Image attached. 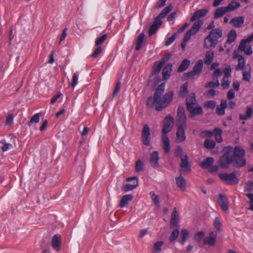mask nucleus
Here are the masks:
<instances>
[{"label": "nucleus", "instance_id": "b1692460", "mask_svg": "<svg viewBox=\"0 0 253 253\" xmlns=\"http://www.w3.org/2000/svg\"><path fill=\"white\" fill-rule=\"evenodd\" d=\"M244 22V18L243 16L235 17L232 18L230 23L235 28H240Z\"/></svg>", "mask_w": 253, "mask_h": 253}, {"label": "nucleus", "instance_id": "5fc2aeb1", "mask_svg": "<svg viewBox=\"0 0 253 253\" xmlns=\"http://www.w3.org/2000/svg\"><path fill=\"white\" fill-rule=\"evenodd\" d=\"M171 54L170 53H168L164 55L161 58V59L158 61L160 62L161 63H162L164 65L165 63H166L169 60V59L171 57Z\"/></svg>", "mask_w": 253, "mask_h": 253}, {"label": "nucleus", "instance_id": "3c124183", "mask_svg": "<svg viewBox=\"0 0 253 253\" xmlns=\"http://www.w3.org/2000/svg\"><path fill=\"white\" fill-rule=\"evenodd\" d=\"M135 171L137 172H140L143 170V164L141 160H138L135 163Z\"/></svg>", "mask_w": 253, "mask_h": 253}, {"label": "nucleus", "instance_id": "0eeeda50", "mask_svg": "<svg viewBox=\"0 0 253 253\" xmlns=\"http://www.w3.org/2000/svg\"><path fill=\"white\" fill-rule=\"evenodd\" d=\"M203 24V23L201 20H198L195 22L191 29L187 31L185 34L183 38V42H187L188 41L192 35H195L199 31Z\"/></svg>", "mask_w": 253, "mask_h": 253}, {"label": "nucleus", "instance_id": "bb28decb", "mask_svg": "<svg viewBox=\"0 0 253 253\" xmlns=\"http://www.w3.org/2000/svg\"><path fill=\"white\" fill-rule=\"evenodd\" d=\"M206 15V9H200L195 11L193 16L191 17L190 21L192 22L198 20Z\"/></svg>", "mask_w": 253, "mask_h": 253}, {"label": "nucleus", "instance_id": "09e8293b", "mask_svg": "<svg viewBox=\"0 0 253 253\" xmlns=\"http://www.w3.org/2000/svg\"><path fill=\"white\" fill-rule=\"evenodd\" d=\"M179 235V231L177 228L173 230L172 231L170 237H169V241L170 242H173L178 237Z\"/></svg>", "mask_w": 253, "mask_h": 253}, {"label": "nucleus", "instance_id": "8fccbe9b", "mask_svg": "<svg viewBox=\"0 0 253 253\" xmlns=\"http://www.w3.org/2000/svg\"><path fill=\"white\" fill-rule=\"evenodd\" d=\"M0 143L3 144V146L1 147V150L3 152L7 151L13 148L12 145L9 143H6L5 140L0 141Z\"/></svg>", "mask_w": 253, "mask_h": 253}, {"label": "nucleus", "instance_id": "c85d7f7f", "mask_svg": "<svg viewBox=\"0 0 253 253\" xmlns=\"http://www.w3.org/2000/svg\"><path fill=\"white\" fill-rule=\"evenodd\" d=\"M227 106V101L222 100L221 101L219 106L217 107L216 108V113L218 115H223L225 113V109Z\"/></svg>", "mask_w": 253, "mask_h": 253}, {"label": "nucleus", "instance_id": "473e14b6", "mask_svg": "<svg viewBox=\"0 0 253 253\" xmlns=\"http://www.w3.org/2000/svg\"><path fill=\"white\" fill-rule=\"evenodd\" d=\"M243 80L247 82L250 81L251 78V68L250 66L246 68V70H244L242 73Z\"/></svg>", "mask_w": 253, "mask_h": 253}, {"label": "nucleus", "instance_id": "c03bdc74", "mask_svg": "<svg viewBox=\"0 0 253 253\" xmlns=\"http://www.w3.org/2000/svg\"><path fill=\"white\" fill-rule=\"evenodd\" d=\"M164 244V242L162 241L157 242L154 245L152 249L153 253H158L161 251L162 247Z\"/></svg>", "mask_w": 253, "mask_h": 253}, {"label": "nucleus", "instance_id": "ddd939ff", "mask_svg": "<svg viewBox=\"0 0 253 253\" xmlns=\"http://www.w3.org/2000/svg\"><path fill=\"white\" fill-rule=\"evenodd\" d=\"M178 128L176 134V141L181 142L184 141L186 139L185 129L187 125H178Z\"/></svg>", "mask_w": 253, "mask_h": 253}, {"label": "nucleus", "instance_id": "a18cd8bd", "mask_svg": "<svg viewBox=\"0 0 253 253\" xmlns=\"http://www.w3.org/2000/svg\"><path fill=\"white\" fill-rule=\"evenodd\" d=\"M253 41V34L249 36L247 39L242 40L239 44V49H243V47L247 42H250Z\"/></svg>", "mask_w": 253, "mask_h": 253}, {"label": "nucleus", "instance_id": "79ce46f5", "mask_svg": "<svg viewBox=\"0 0 253 253\" xmlns=\"http://www.w3.org/2000/svg\"><path fill=\"white\" fill-rule=\"evenodd\" d=\"M240 6V4L236 1H232L229 3L226 7H225L227 12L231 11L237 8Z\"/></svg>", "mask_w": 253, "mask_h": 253}, {"label": "nucleus", "instance_id": "6e6552de", "mask_svg": "<svg viewBox=\"0 0 253 253\" xmlns=\"http://www.w3.org/2000/svg\"><path fill=\"white\" fill-rule=\"evenodd\" d=\"M219 176L222 180L227 184H236L238 183V179L234 173H222Z\"/></svg>", "mask_w": 253, "mask_h": 253}, {"label": "nucleus", "instance_id": "a211bd4d", "mask_svg": "<svg viewBox=\"0 0 253 253\" xmlns=\"http://www.w3.org/2000/svg\"><path fill=\"white\" fill-rule=\"evenodd\" d=\"M132 180H134L135 181L133 184H126L124 186L123 190L125 192L131 191L134 189L138 186V181L137 178L136 177H129L127 178L126 179L127 181H130Z\"/></svg>", "mask_w": 253, "mask_h": 253}, {"label": "nucleus", "instance_id": "c9c22d12", "mask_svg": "<svg viewBox=\"0 0 253 253\" xmlns=\"http://www.w3.org/2000/svg\"><path fill=\"white\" fill-rule=\"evenodd\" d=\"M188 92V83H185L181 86L178 95L180 97L184 98L187 95Z\"/></svg>", "mask_w": 253, "mask_h": 253}, {"label": "nucleus", "instance_id": "cd10ccee", "mask_svg": "<svg viewBox=\"0 0 253 253\" xmlns=\"http://www.w3.org/2000/svg\"><path fill=\"white\" fill-rule=\"evenodd\" d=\"M172 6L170 4L164 8L160 13L156 17L158 20L165 18L167 14L172 10Z\"/></svg>", "mask_w": 253, "mask_h": 253}, {"label": "nucleus", "instance_id": "338daca9", "mask_svg": "<svg viewBox=\"0 0 253 253\" xmlns=\"http://www.w3.org/2000/svg\"><path fill=\"white\" fill-rule=\"evenodd\" d=\"M197 75L192 70L185 74V77L186 79H193L195 76Z\"/></svg>", "mask_w": 253, "mask_h": 253}, {"label": "nucleus", "instance_id": "4c0bfd02", "mask_svg": "<svg viewBox=\"0 0 253 253\" xmlns=\"http://www.w3.org/2000/svg\"><path fill=\"white\" fill-rule=\"evenodd\" d=\"M246 61L243 56H240L238 61V64L235 67L236 70H244L245 69Z\"/></svg>", "mask_w": 253, "mask_h": 253}, {"label": "nucleus", "instance_id": "7ed1b4c3", "mask_svg": "<svg viewBox=\"0 0 253 253\" xmlns=\"http://www.w3.org/2000/svg\"><path fill=\"white\" fill-rule=\"evenodd\" d=\"M233 148L228 146L224 148V154L220 158L219 160V166L223 168H228L229 164L233 163L234 160L232 156Z\"/></svg>", "mask_w": 253, "mask_h": 253}, {"label": "nucleus", "instance_id": "39448f33", "mask_svg": "<svg viewBox=\"0 0 253 253\" xmlns=\"http://www.w3.org/2000/svg\"><path fill=\"white\" fill-rule=\"evenodd\" d=\"M214 57L213 51H209L207 52V65H210L209 67V70H214L212 76L215 78L219 77L222 74L221 70L218 68L219 64L217 62H214L211 64Z\"/></svg>", "mask_w": 253, "mask_h": 253}, {"label": "nucleus", "instance_id": "dca6fc26", "mask_svg": "<svg viewBox=\"0 0 253 253\" xmlns=\"http://www.w3.org/2000/svg\"><path fill=\"white\" fill-rule=\"evenodd\" d=\"M162 23L161 20H158L155 18L154 22L150 26L149 30V36H151L155 34L158 29L161 27Z\"/></svg>", "mask_w": 253, "mask_h": 253}, {"label": "nucleus", "instance_id": "4d7b16f0", "mask_svg": "<svg viewBox=\"0 0 253 253\" xmlns=\"http://www.w3.org/2000/svg\"><path fill=\"white\" fill-rule=\"evenodd\" d=\"M174 154H175V156L178 157L180 158H181V157H183V156L185 155V154H183L182 149L181 147L180 146H177V147L175 149Z\"/></svg>", "mask_w": 253, "mask_h": 253}, {"label": "nucleus", "instance_id": "37998d69", "mask_svg": "<svg viewBox=\"0 0 253 253\" xmlns=\"http://www.w3.org/2000/svg\"><path fill=\"white\" fill-rule=\"evenodd\" d=\"M163 65L159 61L156 62L153 66L152 74L154 75L158 74L160 73Z\"/></svg>", "mask_w": 253, "mask_h": 253}, {"label": "nucleus", "instance_id": "a878e982", "mask_svg": "<svg viewBox=\"0 0 253 253\" xmlns=\"http://www.w3.org/2000/svg\"><path fill=\"white\" fill-rule=\"evenodd\" d=\"M197 103L196 98H195V94L194 93H191L189 95L186 99V104L187 106V109H191V105H195Z\"/></svg>", "mask_w": 253, "mask_h": 253}, {"label": "nucleus", "instance_id": "412c9836", "mask_svg": "<svg viewBox=\"0 0 253 253\" xmlns=\"http://www.w3.org/2000/svg\"><path fill=\"white\" fill-rule=\"evenodd\" d=\"M218 232L211 231L207 237V245L213 246L216 243V239Z\"/></svg>", "mask_w": 253, "mask_h": 253}, {"label": "nucleus", "instance_id": "72a5a7b5", "mask_svg": "<svg viewBox=\"0 0 253 253\" xmlns=\"http://www.w3.org/2000/svg\"><path fill=\"white\" fill-rule=\"evenodd\" d=\"M177 186L182 190H184L186 187V181L181 175L176 178Z\"/></svg>", "mask_w": 253, "mask_h": 253}, {"label": "nucleus", "instance_id": "9b49d317", "mask_svg": "<svg viewBox=\"0 0 253 253\" xmlns=\"http://www.w3.org/2000/svg\"><path fill=\"white\" fill-rule=\"evenodd\" d=\"M180 170L183 173H189L191 171V167L189 163V157L187 154L180 158Z\"/></svg>", "mask_w": 253, "mask_h": 253}, {"label": "nucleus", "instance_id": "58836bf2", "mask_svg": "<svg viewBox=\"0 0 253 253\" xmlns=\"http://www.w3.org/2000/svg\"><path fill=\"white\" fill-rule=\"evenodd\" d=\"M238 51L240 52H244V53L246 55H250L252 54L253 51L251 47V44L249 43H245V46L243 47V49L241 50L239 49V46H238Z\"/></svg>", "mask_w": 253, "mask_h": 253}, {"label": "nucleus", "instance_id": "69168bd1", "mask_svg": "<svg viewBox=\"0 0 253 253\" xmlns=\"http://www.w3.org/2000/svg\"><path fill=\"white\" fill-rule=\"evenodd\" d=\"M13 116L12 114H9L6 119L5 125H11L13 124Z\"/></svg>", "mask_w": 253, "mask_h": 253}, {"label": "nucleus", "instance_id": "2f4dec72", "mask_svg": "<svg viewBox=\"0 0 253 253\" xmlns=\"http://www.w3.org/2000/svg\"><path fill=\"white\" fill-rule=\"evenodd\" d=\"M190 61L188 59H184L177 69V72H182L185 71L189 66Z\"/></svg>", "mask_w": 253, "mask_h": 253}, {"label": "nucleus", "instance_id": "2eb2a0df", "mask_svg": "<svg viewBox=\"0 0 253 253\" xmlns=\"http://www.w3.org/2000/svg\"><path fill=\"white\" fill-rule=\"evenodd\" d=\"M61 238L59 234H55L51 240V246L54 250L59 251L61 249Z\"/></svg>", "mask_w": 253, "mask_h": 253}, {"label": "nucleus", "instance_id": "20e7f679", "mask_svg": "<svg viewBox=\"0 0 253 253\" xmlns=\"http://www.w3.org/2000/svg\"><path fill=\"white\" fill-rule=\"evenodd\" d=\"M234 165L238 168L242 167L246 165V160L244 158L245 151L241 146H237L234 148Z\"/></svg>", "mask_w": 253, "mask_h": 253}, {"label": "nucleus", "instance_id": "f8f14e48", "mask_svg": "<svg viewBox=\"0 0 253 253\" xmlns=\"http://www.w3.org/2000/svg\"><path fill=\"white\" fill-rule=\"evenodd\" d=\"M176 121L178 125H187L185 110L181 106H179L177 108Z\"/></svg>", "mask_w": 253, "mask_h": 253}, {"label": "nucleus", "instance_id": "13d9d810", "mask_svg": "<svg viewBox=\"0 0 253 253\" xmlns=\"http://www.w3.org/2000/svg\"><path fill=\"white\" fill-rule=\"evenodd\" d=\"M177 36V33H174L171 37L168 38L166 41L165 45L166 46H169L176 39Z\"/></svg>", "mask_w": 253, "mask_h": 253}, {"label": "nucleus", "instance_id": "f704fd0d", "mask_svg": "<svg viewBox=\"0 0 253 253\" xmlns=\"http://www.w3.org/2000/svg\"><path fill=\"white\" fill-rule=\"evenodd\" d=\"M144 38L145 34L143 33L140 34L137 37L135 46V49L136 50L138 51L141 49L143 42L144 41Z\"/></svg>", "mask_w": 253, "mask_h": 253}, {"label": "nucleus", "instance_id": "ea45409f", "mask_svg": "<svg viewBox=\"0 0 253 253\" xmlns=\"http://www.w3.org/2000/svg\"><path fill=\"white\" fill-rule=\"evenodd\" d=\"M237 33L235 30H232L228 35V38L226 42L228 43L233 42L236 39Z\"/></svg>", "mask_w": 253, "mask_h": 253}, {"label": "nucleus", "instance_id": "f3484780", "mask_svg": "<svg viewBox=\"0 0 253 253\" xmlns=\"http://www.w3.org/2000/svg\"><path fill=\"white\" fill-rule=\"evenodd\" d=\"M218 203L222 210L224 212H228L229 210V202L226 197L222 195H220L218 198Z\"/></svg>", "mask_w": 253, "mask_h": 253}, {"label": "nucleus", "instance_id": "e433bc0d", "mask_svg": "<svg viewBox=\"0 0 253 253\" xmlns=\"http://www.w3.org/2000/svg\"><path fill=\"white\" fill-rule=\"evenodd\" d=\"M189 237V232L186 229H182L180 232V239L178 242L181 245H184Z\"/></svg>", "mask_w": 253, "mask_h": 253}, {"label": "nucleus", "instance_id": "49530a36", "mask_svg": "<svg viewBox=\"0 0 253 253\" xmlns=\"http://www.w3.org/2000/svg\"><path fill=\"white\" fill-rule=\"evenodd\" d=\"M214 228L216 230L215 231L219 233L220 231L221 227V222L218 217H215L213 222Z\"/></svg>", "mask_w": 253, "mask_h": 253}, {"label": "nucleus", "instance_id": "052dcab7", "mask_svg": "<svg viewBox=\"0 0 253 253\" xmlns=\"http://www.w3.org/2000/svg\"><path fill=\"white\" fill-rule=\"evenodd\" d=\"M245 191H250L253 190V181H249L246 183L244 187Z\"/></svg>", "mask_w": 253, "mask_h": 253}, {"label": "nucleus", "instance_id": "aec40b11", "mask_svg": "<svg viewBox=\"0 0 253 253\" xmlns=\"http://www.w3.org/2000/svg\"><path fill=\"white\" fill-rule=\"evenodd\" d=\"M159 157L158 152L156 151H153L150 155L149 162L151 166L154 168L159 167Z\"/></svg>", "mask_w": 253, "mask_h": 253}, {"label": "nucleus", "instance_id": "f257e3e1", "mask_svg": "<svg viewBox=\"0 0 253 253\" xmlns=\"http://www.w3.org/2000/svg\"><path fill=\"white\" fill-rule=\"evenodd\" d=\"M165 84L162 83L159 85L154 93V96L149 97L146 101V106L149 107H155V110L160 111L168 107L172 100L173 92L169 91L166 93L162 97L165 90Z\"/></svg>", "mask_w": 253, "mask_h": 253}, {"label": "nucleus", "instance_id": "bf43d9fd", "mask_svg": "<svg viewBox=\"0 0 253 253\" xmlns=\"http://www.w3.org/2000/svg\"><path fill=\"white\" fill-rule=\"evenodd\" d=\"M78 76L76 73H74L72 79V82H71V86L73 88H74L76 85L78 84Z\"/></svg>", "mask_w": 253, "mask_h": 253}, {"label": "nucleus", "instance_id": "a19ab883", "mask_svg": "<svg viewBox=\"0 0 253 253\" xmlns=\"http://www.w3.org/2000/svg\"><path fill=\"white\" fill-rule=\"evenodd\" d=\"M227 11L225 7L217 8L214 13V18H218L222 17Z\"/></svg>", "mask_w": 253, "mask_h": 253}, {"label": "nucleus", "instance_id": "774afa93", "mask_svg": "<svg viewBox=\"0 0 253 253\" xmlns=\"http://www.w3.org/2000/svg\"><path fill=\"white\" fill-rule=\"evenodd\" d=\"M167 0H159L158 1L155 5L156 8H161L165 5Z\"/></svg>", "mask_w": 253, "mask_h": 253}, {"label": "nucleus", "instance_id": "de8ad7c7", "mask_svg": "<svg viewBox=\"0 0 253 253\" xmlns=\"http://www.w3.org/2000/svg\"><path fill=\"white\" fill-rule=\"evenodd\" d=\"M40 113L35 114L31 119L30 121L27 123L28 125L30 126L33 123L37 124L40 121Z\"/></svg>", "mask_w": 253, "mask_h": 253}, {"label": "nucleus", "instance_id": "864d4df0", "mask_svg": "<svg viewBox=\"0 0 253 253\" xmlns=\"http://www.w3.org/2000/svg\"><path fill=\"white\" fill-rule=\"evenodd\" d=\"M150 195L151 196V199L154 201L155 204L157 206L159 207V199L158 196L155 194L154 192L151 191L150 193Z\"/></svg>", "mask_w": 253, "mask_h": 253}, {"label": "nucleus", "instance_id": "6ab92c4d", "mask_svg": "<svg viewBox=\"0 0 253 253\" xmlns=\"http://www.w3.org/2000/svg\"><path fill=\"white\" fill-rule=\"evenodd\" d=\"M172 68V64L170 63L167 64L162 71L163 81L167 80L170 76Z\"/></svg>", "mask_w": 253, "mask_h": 253}, {"label": "nucleus", "instance_id": "c756f323", "mask_svg": "<svg viewBox=\"0 0 253 253\" xmlns=\"http://www.w3.org/2000/svg\"><path fill=\"white\" fill-rule=\"evenodd\" d=\"M203 67V61L202 59L199 60L193 67V71L197 75L200 74L202 71Z\"/></svg>", "mask_w": 253, "mask_h": 253}, {"label": "nucleus", "instance_id": "4be33fe9", "mask_svg": "<svg viewBox=\"0 0 253 253\" xmlns=\"http://www.w3.org/2000/svg\"><path fill=\"white\" fill-rule=\"evenodd\" d=\"M191 109H187L190 114V117H194L195 116L202 114V108L197 103L195 105H191Z\"/></svg>", "mask_w": 253, "mask_h": 253}, {"label": "nucleus", "instance_id": "4468645a", "mask_svg": "<svg viewBox=\"0 0 253 253\" xmlns=\"http://www.w3.org/2000/svg\"><path fill=\"white\" fill-rule=\"evenodd\" d=\"M222 130L218 127H215L213 131L207 130V136L211 137L213 135L215 137L216 141L220 143L222 141L221 136Z\"/></svg>", "mask_w": 253, "mask_h": 253}, {"label": "nucleus", "instance_id": "393cba45", "mask_svg": "<svg viewBox=\"0 0 253 253\" xmlns=\"http://www.w3.org/2000/svg\"><path fill=\"white\" fill-rule=\"evenodd\" d=\"M132 199L133 195L131 194H127L123 196L120 201V207L121 208L126 207Z\"/></svg>", "mask_w": 253, "mask_h": 253}, {"label": "nucleus", "instance_id": "e2e57ef3", "mask_svg": "<svg viewBox=\"0 0 253 253\" xmlns=\"http://www.w3.org/2000/svg\"><path fill=\"white\" fill-rule=\"evenodd\" d=\"M205 233L204 231H200L198 232L195 235V240L198 242H200L202 238L204 237Z\"/></svg>", "mask_w": 253, "mask_h": 253}, {"label": "nucleus", "instance_id": "5701e85b", "mask_svg": "<svg viewBox=\"0 0 253 253\" xmlns=\"http://www.w3.org/2000/svg\"><path fill=\"white\" fill-rule=\"evenodd\" d=\"M179 221V215L177 211L176 208H174L172 212L171 215V218L170 220V226L174 227L176 226Z\"/></svg>", "mask_w": 253, "mask_h": 253}, {"label": "nucleus", "instance_id": "423d86ee", "mask_svg": "<svg viewBox=\"0 0 253 253\" xmlns=\"http://www.w3.org/2000/svg\"><path fill=\"white\" fill-rule=\"evenodd\" d=\"M222 36V31L220 28L212 29L207 36V40L210 42V47H214L218 43V40Z\"/></svg>", "mask_w": 253, "mask_h": 253}, {"label": "nucleus", "instance_id": "603ef678", "mask_svg": "<svg viewBox=\"0 0 253 253\" xmlns=\"http://www.w3.org/2000/svg\"><path fill=\"white\" fill-rule=\"evenodd\" d=\"M107 36L106 34H105L102 36L98 37L95 41V45L96 46H99V45L101 44L107 39Z\"/></svg>", "mask_w": 253, "mask_h": 253}, {"label": "nucleus", "instance_id": "1a4fd4ad", "mask_svg": "<svg viewBox=\"0 0 253 253\" xmlns=\"http://www.w3.org/2000/svg\"><path fill=\"white\" fill-rule=\"evenodd\" d=\"M224 77L221 82V85L224 88H228L229 87L230 81L229 78L231 73V67L230 65H226L223 69Z\"/></svg>", "mask_w": 253, "mask_h": 253}, {"label": "nucleus", "instance_id": "680f3d73", "mask_svg": "<svg viewBox=\"0 0 253 253\" xmlns=\"http://www.w3.org/2000/svg\"><path fill=\"white\" fill-rule=\"evenodd\" d=\"M216 145L214 141L207 139V149L214 148Z\"/></svg>", "mask_w": 253, "mask_h": 253}, {"label": "nucleus", "instance_id": "0e129e2a", "mask_svg": "<svg viewBox=\"0 0 253 253\" xmlns=\"http://www.w3.org/2000/svg\"><path fill=\"white\" fill-rule=\"evenodd\" d=\"M102 48L100 46H97V47L95 48L94 51L92 52L91 54V56L93 58H96L98 54L101 52Z\"/></svg>", "mask_w": 253, "mask_h": 253}, {"label": "nucleus", "instance_id": "f03ea898", "mask_svg": "<svg viewBox=\"0 0 253 253\" xmlns=\"http://www.w3.org/2000/svg\"><path fill=\"white\" fill-rule=\"evenodd\" d=\"M174 125V118L170 115H167L163 122L162 141L163 143V149L166 153H168L170 150L169 140L167 133L172 129Z\"/></svg>", "mask_w": 253, "mask_h": 253}, {"label": "nucleus", "instance_id": "9d476101", "mask_svg": "<svg viewBox=\"0 0 253 253\" xmlns=\"http://www.w3.org/2000/svg\"><path fill=\"white\" fill-rule=\"evenodd\" d=\"M150 129L147 125H145L142 128L141 133V139L143 144L146 146H149L151 139Z\"/></svg>", "mask_w": 253, "mask_h": 253}, {"label": "nucleus", "instance_id": "6e6d98bb", "mask_svg": "<svg viewBox=\"0 0 253 253\" xmlns=\"http://www.w3.org/2000/svg\"><path fill=\"white\" fill-rule=\"evenodd\" d=\"M121 82H118L116 84L115 87V89L114 90V91H113V93L112 94L111 100H112L114 99L115 95L119 92L120 88H121Z\"/></svg>", "mask_w": 253, "mask_h": 253}, {"label": "nucleus", "instance_id": "7c9ffc66", "mask_svg": "<svg viewBox=\"0 0 253 253\" xmlns=\"http://www.w3.org/2000/svg\"><path fill=\"white\" fill-rule=\"evenodd\" d=\"M253 113V109L251 106H248L247 107L246 114H241L239 116V119L241 120H247L251 118Z\"/></svg>", "mask_w": 253, "mask_h": 253}]
</instances>
